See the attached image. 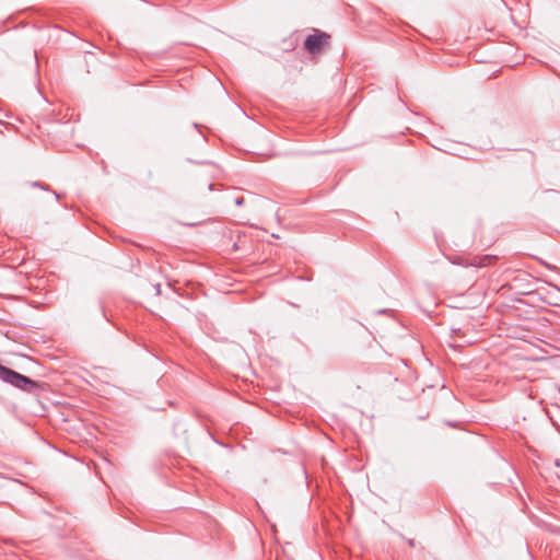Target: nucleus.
I'll return each instance as SVG.
<instances>
[{
	"label": "nucleus",
	"mask_w": 560,
	"mask_h": 560,
	"mask_svg": "<svg viewBox=\"0 0 560 560\" xmlns=\"http://www.w3.org/2000/svg\"><path fill=\"white\" fill-rule=\"evenodd\" d=\"M0 380L4 383H8L19 389H23L26 392H31L32 389L37 387V384L32 378L9 369L2 364H0Z\"/></svg>",
	"instance_id": "1"
},
{
	"label": "nucleus",
	"mask_w": 560,
	"mask_h": 560,
	"mask_svg": "<svg viewBox=\"0 0 560 560\" xmlns=\"http://www.w3.org/2000/svg\"><path fill=\"white\" fill-rule=\"evenodd\" d=\"M160 287H161L160 284H156V285H155V290H156L158 294H160V292H161V291H160Z\"/></svg>",
	"instance_id": "7"
},
{
	"label": "nucleus",
	"mask_w": 560,
	"mask_h": 560,
	"mask_svg": "<svg viewBox=\"0 0 560 560\" xmlns=\"http://www.w3.org/2000/svg\"><path fill=\"white\" fill-rule=\"evenodd\" d=\"M209 189L212 190L213 189V184H210L209 185Z\"/></svg>",
	"instance_id": "8"
},
{
	"label": "nucleus",
	"mask_w": 560,
	"mask_h": 560,
	"mask_svg": "<svg viewBox=\"0 0 560 560\" xmlns=\"http://www.w3.org/2000/svg\"><path fill=\"white\" fill-rule=\"evenodd\" d=\"M408 545H409L410 547H415V546H416L415 539H411V538H410V539H408Z\"/></svg>",
	"instance_id": "5"
},
{
	"label": "nucleus",
	"mask_w": 560,
	"mask_h": 560,
	"mask_svg": "<svg viewBox=\"0 0 560 560\" xmlns=\"http://www.w3.org/2000/svg\"><path fill=\"white\" fill-rule=\"evenodd\" d=\"M328 38L329 36L324 32L311 34L304 40V48L310 54H317L322 50L324 44Z\"/></svg>",
	"instance_id": "2"
},
{
	"label": "nucleus",
	"mask_w": 560,
	"mask_h": 560,
	"mask_svg": "<svg viewBox=\"0 0 560 560\" xmlns=\"http://www.w3.org/2000/svg\"><path fill=\"white\" fill-rule=\"evenodd\" d=\"M492 260L493 257L486 255L479 258H474L470 265L475 267H486L489 266L492 262Z\"/></svg>",
	"instance_id": "3"
},
{
	"label": "nucleus",
	"mask_w": 560,
	"mask_h": 560,
	"mask_svg": "<svg viewBox=\"0 0 560 560\" xmlns=\"http://www.w3.org/2000/svg\"><path fill=\"white\" fill-rule=\"evenodd\" d=\"M33 185H34V186H39V187H42L43 189H46V188H45L40 183H34Z\"/></svg>",
	"instance_id": "6"
},
{
	"label": "nucleus",
	"mask_w": 560,
	"mask_h": 560,
	"mask_svg": "<svg viewBox=\"0 0 560 560\" xmlns=\"http://www.w3.org/2000/svg\"><path fill=\"white\" fill-rule=\"evenodd\" d=\"M243 201H244L243 198H236L235 199V205L241 206L243 203Z\"/></svg>",
	"instance_id": "4"
}]
</instances>
